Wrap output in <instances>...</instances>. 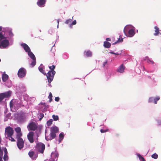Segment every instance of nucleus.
Instances as JSON below:
<instances>
[{
    "instance_id": "obj_39",
    "label": "nucleus",
    "mask_w": 161,
    "mask_h": 161,
    "mask_svg": "<svg viewBox=\"0 0 161 161\" xmlns=\"http://www.w3.org/2000/svg\"><path fill=\"white\" fill-rule=\"evenodd\" d=\"M128 32V30L127 28L125 27L124 30V32L125 34V35H126V33Z\"/></svg>"
},
{
    "instance_id": "obj_54",
    "label": "nucleus",
    "mask_w": 161,
    "mask_h": 161,
    "mask_svg": "<svg viewBox=\"0 0 161 161\" xmlns=\"http://www.w3.org/2000/svg\"><path fill=\"white\" fill-rule=\"evenodd\" d=\"M161 124V120L160 121V124Z\"/></svg>"
},
{
    "instance_id": "obj_43",
    "label": "nucleus",
    "mask_w": 161,
    "mask_h": 161,
    "mask_svg": "<svg viewBox=\"0 0 161 161\" xmlns=\"http://www.w3.org/2000/svg\"><path fill=\"white\" fill-rule=\"evenodd\" d=\"M153 97H150L149 98V102H152L153 101Z\"/></svg>"
},
{
    "instance_id": "obj_47",
    "label": "nucleus",
    "mask_w": 161,
    "mask_h": 161,
    "mask_svg": "<svg viewBox=\"0 0 161 161\" xmlns=\"http://www.w3.org/2000/svg\"><path fill=\"white\" fill-rule=\"evenodd\" d=\"M157 123L158 125H161V124H160V121H159L158 120H157Z\"/></svg>"
},
{
    "instance_id": "obj_26",
    "label": "nucleus",
    "mask_w": 161,
    "mask_h": 161,
    "mask_svg": "<svg viewBox=\"0 0 161 161\" xmlns=\"http://www.w3.org/2000/svg\"><path fill=\"white\" fill-rule=\"evenodd\" d=\"M33 61L30 64L32 66V67H34L36 64V59H33Z\"/></svg>"
},
{
    "instance_id": "obj_5",
    "label": "nucleus",
    "mask_w": 161,
    "mask_h": 161,
    "mask_svg": "<svg viewBox=\"0 0 161 161\" xmlns=\"http://www.w3.org/2000/svg\"><path fill=\"white\" fill-rule=\"evenodd\" d=\"M36 148L37 151L41 153H43L45 149V145L42 143H38L36 144Z\"/></svg>"
},
{
    "instance_id": "obj_13",
    "label": "nucleus",
    "mask_w": 161,
    "mask_h": 161,
    "mask_svg": "<svg viewBox=\"0 0 161 161\" xmlns=\"http://www.w3.org/2000/svg\"><path fill=\"white\" fill-rule=\"evenodd\" d=\"M21 46L23 48L26 52L28 53L31 51L29 47L26 43H22L21 44Z\"/></svg>"
},
{
    "instance_id": "obj_41",
    "label": "nucleus",
    "mask_w": 161,
    "mask_h": 161,
    "mask_svg": "<svg viewBox=\"0 0 161 161\" xmlns=\"http://www.w3.org/2000/svg\"><path fill=\"white\" fill-rule=\"evenodd\" d=\"M3 151L4 153V154H7L8 152L7 151V149L6 148H4L3 149Z\"/></svg>"
},
{
    "instance_id": "obj_22",
    "label": "nucleus",
    "mask_w": 161,
    "mask_h": 161,
    "mask_svg": "<svg viewBox=\"0 0 161 161\" xmlns=\"http://www.w3.org/2000/svg\"><path fill=\"white\" fill-rule=\"evenodd\" d=\"M154 29H155V33H154V35L155 36H157L158 34L159 33V28L157 26L154 27Z\"/></svg>"
},
{
    "instance_id": "obj_17",
    "label": "nucleus",
    "mask_w": 161,
    "mask_h": 161,
    "mask_svg": "<svg viewBox=\"0 0 161 161\" xmlns=\"http://www.w3.org/2000/svg\"><path fill=\"white\" fill-rule=\"evenodd\" d=\"M8 78V75L6 74H3L2 75V79L3 82L6 81Z\"/></svg>"
},
{
    "instance_id": "obj_3",
    "label": "nucleus",
    "mask_w": 161,
    "mask_h": 161,
    "mask_svg": "<svg viewBox=\"0 0 161 161\" xmlns=\"http://www.w3.org/2000/svg\"><path fill=\"white\" fill-rule=\"evenodd\" d=\"M5 36L2 33H0V48H4L9 45V42L7 39H4Z\"/></svg>"
},
{
    "instance_id": "obj_27",
    "label": "nucleus",
    "mask_w": 161,
    "mask_h": 161,
    "mask_svg": "<svg viewBox=\"0 0 161 161\" xmlns=\"http://www.w3.org/2000/svg\"><path fill=\"white\" fill-rule=\"evenodd\" d=\"M52 94L51 92H50L49 95L48 96V98L49 99V102H51L52 100Z\"/></svg>"
},
{
    "instance_id": "obj_35",
    "label": "nucleus",
    "mask_w": 161,
    "mask_h": 161,
    "mask_svg": "<svg viewBox=\"0 0 161 161\" xmlns=\"http://www.w3.org/2000/svg\"><path fill=\"white\" fill-rule=\"evenodd\" d=\"M8 158L7 154H4L3 156V159L4 161H7L8 160Z\"/></svg>"
},
{
    "instance_id": "obj_34",
    "label": "nucleus",
    "mask_w": 161,
    "mask_h": 161,
    "mask_svg": "<svg viewBox=\"0 0 161 161\" xmlns=\"http://www.w3.org/2000/svg\"><path fill=\"white\" fill-rule=\"evenodd\" d=\"M73 19V17L72 18V19H67L66 20V21L65 22V23L66 24H68L69 23H70L71 21H72V20Z\"/></svg>"
},
{
    "instance_id": "obj_40",
    "label": "nucleus",
    "mask_w": 161,
    "mask_h": 161,
    "mask_svg": "<svg viewBox=\"0 0 161 161\" xmlns=\"http://www.w3.org/2000/svg\"><path fill=\"white\" fill-rule=\"evenodd\" d=\"M147 62L149 63H151L152 64H153L154 63V62L153 61H152V60H151L149 59H148L147 60Z\"/></svg>"
},
{
    "instance_id": "obj_12",
    "label": "nucleus",
    "mask_w": 161,
    "mask_h": 161,
    "mask_svg": "<svg viewBox=\"0 0 161 161\" xmlns=\"http://www.w3.org/2000/svg\"><path fill=\"white\" fill-rule=\"evenodd\" d=\"M46 0H38L37 4L40 7H43L44 6Z\"/></svg>"
},
{
    "instance_id": "obj_9",
    "label": "nucleus",
    "mask_w": 161,
    "mask_h": 161,
    "mask_svg": "<svg viewBox=\"0 0 161 161\" xmlns=\"http://www.w3.org/2000/svg\"><path fill=\"white\" fill-rule=\"evenodd\" d=\"M37 128L36 124L34 122L30 123L27 126V128L29 130H35Z\"/></svg>"
},
{
    "instance_id": "obj_16",
    "label": "nucleus",
    "mask_w": 161,
    "mask_h": 161,
    "mask_svg": "<svg viewBox=\"0 0 161 161\" xmlns=\"http://www.w3.org/2000/svg\"><path fill=\"white\" fill-rule=\"evenodd\" d=\"M128 35H126L128 37H132L133 36L135 33V31L132 29H130L128 31Z\"/></svg>"
},
{
    "instance_id": "obj_42",
    "label": "nucleus",
    "mask_w": 161,
    "mask_h": 161,
    "mask_svg": "<svg viewBox=\"0 0 161 161\" xmlns=\"http://www.w3.org/2000/svg\"><path fill=\"white\" fill-rule=\"evenodd\" d=\"M59 98L58 97H55V100L56 101L58 102L59 100Z\"/></svg>"
},
{
    "instance_id": "obj_51",
    "label": "nucleus",
    "mask_w": 161,
    "mask_h": 161,
    "mask_svg": "<svg viewBox=\"0 0 161 161\" xmlns=\"http://www.w3.org/2000/svg\"><path fill=\"white\" fill-rule=\"evenodd\" d=\"M2 30V27L1 26H0V31Z\"/></svg>"
},
{
    "instance_id": "obj_30",
    "label": "nucleus",
    "mask_w": 161,
    "mask_h": 161,
    "mask_svg": "<svg viewBox=\"0 0 161 161\" xmlns=\"http://www.w3.org/2000/svg\"><path fill=\"white\" fill-rule=\"evenodd\" d=\"M52 117L53 118L54 120L55 121H57L59 119L57 115H53L52 116Z\"/></svg>"
},
{
    "instance_id": "obj_19",
    "label": "nucleus",
    "mask_w": 161,
    "mask_h": 161,
    "mask_svg": "<svg viewBox=\"0 0 161 161\" xmlns=\"http://www.w3.org/2000/svg\"><path fill=\"white\" fill-rule=\"evenodd\" d=\"M84 53L85 55L87 57H91L92 55V52L90 50L85 51Z\"/></svg>"
},
{
    "instance_id": "obj_2",
    "label": "nucleus",
    "mask_w": 161,
    "mask_h": 161,
    "mask_svg": "<svg viewBox=\"0 0 161 161\" xmlns=\"http://www.w3.org/2000/svg\"><path fill=\"white\" fill-rule=\"evenodd\" d=\"M49 68L50 70L47 73V77L48 80V82L50 83L53 80L54 75L56 73L55 71L54 70L55 66L53 65L52 66H49Z\"/></svg>"
},
{
    "instance_id": "obj_36",
    "label": "nucleus",
    "mask_w": 161,
    "mask_h": 161,
    "mask_svg": "<svg viewBox=\"0 0 161 161\" xmlns=\"http://www.w3.org/2000/svg\"><path fill=\"white\" fill-rule=\"evenodd\" d=\"M39 120H41L44 117V115L42 113H40L39 114Z\"/></svg>"
},
{
    "instance_id": "obj_46",
    "label": "nucleus",
    "mask_w": 161,
    "mask_h": 161,
    "mask_svg": "<svg viewBox=\"0 0 161 161\" xmlns=\"http://www.w3.org/2000/svg\"><path fill=\"white\" fill-rule=\"evenodd\" d=\"M107 61L106 60L103 63V66H104L107 64Z\"/></svg>"
},
{
    "instance_id": "obj_23",
    "label": "nucleus",
    "mask_w": 161,
    "mask_h": 161,
    "mask_svg": "<svg viewBox=\"0 0 161 161\" xmlns=\"http://www.w3.org/2000/svg\"><path fill=\"white\" fill-rule=\"evenodd\" d=\"M39 70V71L42 73V74H43L45 75H47L46 74V73L45 72L44 70L43 69V68L42 67H39L38 68Z\"/></svg>"
},
{
    "instance_id": "obj_18",
    "label": "nucleus",
    "mask_w": 161,
    "mask_h": 161,
    "mask_svg": "<svg viewBox=\"0 0 161 161\" xmlns=\"http://www.w3.org/2000/svg\"><path fill=\"white\" fill-rule=\"evenodd\" d=\"M16 102V100H14V101L13 100H11L9 103L10 107L11 110H12L13 108V107H14L15 103Z\"/></svg>"
},
{
    "instance_id": "obj_1",
    "label": "nucleus",
    "mask_w": 161,
    "mask_h": 161,
    "mask_svg": "<svg viewBox=\"0 0 161 161\" xmlns=\"http://www.w3.org/2000/svg\"><path fill=\"white\" fill-rule=\"evenodd\" d=\"M50 133L49 136H45L46 139L47 141L51 140L54 139L56 136V134L58 133L59 129L56 126L52 127L50 128Z\"/></svg>"
},
{
    "instance_id": "obj_31",
    "label": "nucleus",
    "mask_w": 161,
    "mask_h": 161,
    "mask_svg": "<svg viewBox=\"0 0 161 161\" xmlns=\"http://www.w3.org/2000/svg\"><path fill=\"white\" fill-rule=\"evenodd\" d=\"M152 157L154 159H157L158 158V155L156 153H154L152 155Z\"/></svg>"
},
{
    "instance_id": "obj_10",
    "label": "nucleus",
    "mask_w": 161,
    "mask_h": 161,
    "mask_svg": "<svg viewBox=\"0 0 161 161\" xmlns=\"http://www.w3.org/2000/svg\"><path fill=\"white\" fill-rule=\"evenodd\" d=\"M34 132L32 131L30 132L27 135V138L30 142L32 143L34 142Z\"/></svg>"
},
{
    "instance_id": "obj_53",
    "label": "nucleus",
    "mask_w": 161,
    "mask_h": 161,
    "mask_svg": "<svg viewBox=\"0 0 161 161\" xmlns=\"http://www.w3.org/2000/svg\"><path fill=\"white\" fill-rule=\"evenodd\" d=\"M58 25L59 21H58Z\"/></svg>"
},
{
    "instance_id": "obj_14",
    "label": "nucleus",
    "mask_w": 161,
    "mask_h": 161,
    "mask_svg": "<svg viewBox=\"0 0 161 161\" xmlns=\"http://www.w3.org/2000/svg\"><path fill=\"white\" fill-rule=\"evenodd\" d=\"M125 68V66L123 65V64H122L117 68L116 71L118 72L123 73L124 71Z\"/></svg>"
},
{
    "instance_id": "obj_33",
    "label": "nucleus",
    "mask_w": 161,
    "mask_h": 161,
    "mask_svg": "<svg viewBox=\"0 0 161 161\" xmlns=\"http://www.w3.org/2000/svg\"><path fill=\"white\" fill-rule=\"evenodd\" d=\"M160 99L159 97H157L155 98L154 99V103L155 104H156L157 103V102Z\"/></svg>"
},
{
    "instance_id": "obj_28",
    "label": "nucleus",
    "mask_w": 161,
    "mask_h": 161,
    "mask_svg": "<svg viewBox=\"0 0 161 161\" xmlns=\"http://www.w3.org/2000/svg\"><path fill=\"white\" fill-rule=\"evenodd\" d=\"M123 38L121 37V38H119V39H118V41L117 42L113 43L112 44H116L117 43L119 42H123Z\"/></svg>"
},
{
    "instance_id": "obj_24",
    "label": "nucleus",
    "mask_w": 161,
    "mask_h": 161,
    "mask_svg": "<svg viewBox=\"0 0 161 161\" xmlns=\"http://www.w3.org/2000/svg\"><path fill=\"white\" fill-rule=\"evenodd\" d=\"M53 120L52 119H50L47 122V126H49L52 124Z\"/></svg>"
},
{
    "instance_id": "obj_52",
    "label": "nucleus",
    "mask_w": 161,
    "mask_h": 161,
    "mask_svg": "<svg viewBox=\"0 0 161 161\" xmlns=\"http://www.w3.org/2000/svg\"><path fill=\"white\" fill-rule=\"evenodd\" d=\"M114 54L116 55H118L119 54L118 53H115V54Z\"/></svg>"
},
{
    "instance_id": "obj_48",
    "label": "nucleus",
    "mask_w": 161,
    "mask_h": 161,
    "mask_svg": "<svg viewBox=\"0 0 161 161\" xmlns=\"http://www.w3.org/2000/svg\"><path fill=\"white\" fill-rule=\"evenodd\" d=\"M106 40L107 41H111L110 39V38H107Z\"/></svg>"
},
{
    "instance_id": "obj_7",
    "label": "nucleus",
    "mask_w": 161,
    "mask_h": 161,
    "mask_svg": "<svg viewBox=\"0 0 161 161\" xmlns=\"http://www.w3.org/2000/svg\"><path fill=\"white\" fill-rule=\"evenodd\" d=\"M5 133L7 135V137L12 136L14 133V130L10 126H8L6 128Z\"/></svg>"
},
{
    "instance_id": "obj_11",
    "label": "nucleus",
    "mask_w": 161,
    "mask_h": 161,
    "mask_svg": "<svg viewBox=\"0 0 161 161\" xmlns=\"http://www.w3.org/2000/svg\"><path fill=\"white\" fill-rule=\"evenodd\" d=\"M51 156L52 158L50 159V160H54V161H56L58 160V154L56 151L53 152L51 153Z\"/></svg>"
},
{
    "instance_id": "obj_32",
    "label": "nucleus",
    "mask_w": 161,
    "mask_h": 161,
    "mask_svg": "<svg viewBox=\"0 0 161 161\" xmlns=\"http://www.w3.org/2000/svg\"><path fill=\"white\" fill-rule=\"evenodd\" d=\"M34 154V152L33 151H30L29 152L28 154L31 158L32 157Z\"/></svg>"
},
{
    "instance_id": "obj_8",
    "label": "nucleus",
    "mask_w": 161,
    "mask_h": 161,
    "mask_svg": "<svg viewBox=\"0 0 161 161\" xmlns=\"http://www.w3.org/2000/svg\"><path fill=\"white\" fill-rule=\"evenodd\" d=\"M26 74V71L23 68H20L18 72V75L19 77L22 78L24 77Z\"/></svg>"
},
{
    "instance_id": "obj_21",
    "label": "nucleus",
    "mask_w": 161,
    "mask_h": 161,
    "mask_svg": "<svg viewBox=\"0 0 161 161\" xmlns=\"http://www.w3.org/2000/svg\"><path fill=\"white\" fill-rule=\"evenodd\" d=\"M28 53L29 56L31 59H36L34 55L32 52L31 51H30V52H28Z\"/></svg>"
},
{
    "instance_id": "obj_6",
    "label": "nucleus",
    "mask_w": 161,
    "mask_h": 161,
    "mask_svg": "<svg viewBox=\"0 0 161 161\" xmlns=\"http://www.w3.org/2000/svg\"><path fill=\"white\" fill-rule=\"evenodd\" d=\"M17 139V146L19 149L22 148L24 146V141L20 137H16Z\"/></svg>"
},
{
    "instance_id": "obj_44",
    "label": "nucleus",
    "mask_w": 161,
    "mask_h": 161,
    "mask_svg": "<svg viewBox=\"0 0 161 161\" xmlns=\"http://www.w3.org/2000/svg\"><path fill=\"white\" fill-rule=\"evenodd\" d=\"M107 130H105L103 129H101L100 130V131L102 133H104L107 131Z\"/></svg>"
},
{
    "instance_id": "obj_25",
    "label": "nucleus",
    "mask_w": 161,
    "mask_h": 161,
    "mask_svg": "<svg viewBox=\"0 0 161 161\" xmlns=\"http://www.w3.org/2000/svg\"><path fill=\"white\" fill-rule=\"evenodd\" d=\"M64 137V135L63 133H61L59 135V142H60L63 139Z\"/></svg>"
},
{
    "instance_id": "obj_50",
    "label": "nucleus",
    "mask_w": 161,
    "mask_h": 161,
    "mask_svg": "<svg viewBox=\"0 0 161 161\" xmlns=\"http://www.w3.org/2000/svg\"><path fill=\"white\" fill-rule=\"evenodd\" d=\"M110 53H111V54H115V53H114V52H110Z\"/></svg>"
},
{
    "instance_id": "obj_49",
    "label": "nucleus",
    "mask_w": 161,
    "mask_h": 161,
    "mask_svg": "<svg viewBox=\"0 0 161 161\" xmlns=\"http://www.w3.org/2000/svg\"><path fill=\"white\" fill-rule=\"evenodd\" d=\"M0 161H3L2 156L0 157Z\"/></svg>"
},
{
    "instance_id": "obj_55",
    "label": "nucleus",
    "mask_w": 161,
    "mask_h": 161,
    "mask_svg": "<svg viewBox=\"0 0 161 161\" xmlns=\"http://www.w3.org/2000/svg\"><path fill=\"white\" fill-rule=\"evenodd\" d=\"M160 34H161V33H160Z\"/></svg>"
},
{
    "instance_id": "obj_4",
    "label": "nucleus",
    "mask_w": 161,
    "mask_h": 161,
    "mask_svg": "<svg viewBox=\"0 0 161 161\" xmlns=\"http://www.w3.org/2000/svg\"><path fill=\"white\" fill-rule=\"evenodd\" d=\"M11 94V92L10 91L0 93V103H1L4 98L10 97Z\"/></svg>"
},
{
    "instance_id": "obj_20",
    "label": "nucleus",
    "mask_w": 161,
    "mask_h": 161,
    "mask_svg": "<svg viewBox=\"0 0 161 161\" xmlns=\"http://www.w3.org/2000/svg\"><path fill=\"white\" fill-rule=\"evenodd\" d=\"M103 46L104 47L106 48H109L111 46V43L107 41L104 42Z\"/></svg>"
},
{
    "instance_id": "obj_29",
    "label": "nucleus",
    "mask_w": 161,
    "mask_h": 161,
    "mask_svg": "<svg viewBox=\"0 0 161 161\" xmlns=\"http://www.w3.org/2000/svg\"><path fill=\"white\" fill-rule=\"evenodd\" d=\"M137 156L140 160H142V161H145L144 158L143 157H142L140 154H138L137 155Z\"/></svg>"
},
{
    "instance_id": "obj_15",
    "label": "nucleus",
    "mask_w": 161,
    "mask_h": 161,
    "mask_svg": "<svg viewBox=\"0 0 161 161\" xmlns=\"http://www.w3.org/2000/svg\"><path fill=\"white\" fill-rule=\"evenodd\" d=\"M15 130L17 133L16 137H20L22 136L21 132V129L19 127H17L15 129Z\"/></svg>"
},
{
    "instance_id": "obj_38",
    "label": "nucleus",
    "mask_w": 161,
    "mask_h": 161,
    "mask_svg": "<svg viewBox=\"0 0 161 161\" xmlns=\"http://www.w3.org/2000/svg\"><path fill=\"white\" fill-rule=\"evenodd\" d=\"M9 137V140H11L12 142H14L15 141V140L14 139V138H13L12 136H9V137Z\"/></svg>"
},
{
    "instance_id": "obj_37",
    "label": "nucleus",
    "mask_w": 161,
    "mask_h": 161,
    "mask_svg": "<svg viewBox=\"0 0 161 161\" xmlns=\"http://www.w3.org/2000/svg\"><path fill=\"white\" fill-rule=\"evenodd\" d=\"M76 20H74L72 22V24L69 25V27L70 28H72V25H75L76 24Z\"/></svg>"
},
{
    "instance_id": "obj_45",
    "label": "nucleus",
    "mask_w": 161,
    "mask_h": 161,
    "mask_svg": "<svg viewBox=\"0 0 161 161\" xmlns=\"http://www.w3.org/2000/svg\"><path fill=\"white\" fill-rule=\"evenodd\" d=\"M9 35L10 36H13V34L11 31H9Z\"/></svg>"
}]
</instances>
